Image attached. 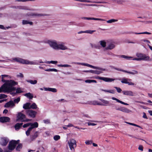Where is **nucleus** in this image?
<instances>
[{
	"instance_id": "f257e3e1",
	"label": "nucleus",
	"mask_w": 152,
	"mask_h": 152,
	"mask_svg": "<svg viewBox=\"0 0 152 152\" xmlns=\"http://www.w3.org/2000/svg\"><path fill=\"white\" fill-rule=\"evenodd\" d=\"M2 77L1 81L4 83L2 86H4L3 88L4 89L5 91H6L7 92L12 91L14 90L15 88L14 86L17 85L18 83L13 80H6L4 78H11V76L7 75H1Z\"/></svg>"
},
{
	"instance_id": "f03ea898",
	"label": "nucleus",
	"mask_w": 152,
	"mask_h": 152,
	"mask_svg": "<svg viewBox=\"0 0 152 152\" xmlns=\"http://www.w3.org/2000/svg\"><path fill=\"white\" fill-rule=\"evenodd\" d=\"M44 42L48 44L50 46L55 50H68L69 49L65 45V43L62 42H59L58 44L55 40L48 39L45 40Z\"/></svg>"
},
{
	"instance_id": "7ed1b4c3",
	"label": "nucleus",
	"mask_w": 152,
	"mask_h": 152,
	"mask_svg": "<svg viewBox=\"0 0 152 152\" xmlns=\"http://www.w3.org/2000/svg\"><path fill=\"white\" fill-rule=\"evenodd\" d=\"M136 56L137 57L131 58H133L132 57L127 56L124 55H118L117 56L119 58H122L127 60H136L137 61H140L143 60L145 61H152V58H150V57L147 55L144 54L137 53L136 54Z\"/></svg>"
},
{
	"instance_id": "20e7f679",
	"label": "nucleus",
	"mask_w": 152,
	"mask_h": 152,
	"mask_svg": "<svg viewBox=\"0 0 152 152\" xmlns=\"http://www.w3.org/2000/svg\"><path fill=\"white\" fill-rule=\"evenodd\" d=\"M12 61H16L20 63L30 65H38V63H45L44 62L38 61L34 60L33 61H30L27 59H25L19 57H15L13 58L11 60Z\"/></svg>"
},
{
	"instance_id": "39448f33",
	"label": "nucleus",
	"mask_w": 152,
	"mask_h": 152,
	"mask_svg": "<svg viewBox=\"0 0 152 152\" xmlns=\"http://www.w3.org/2000/svg\"><path fill=\"white\" fill-rule=\"evenodd\" d=\"M19 140H12L9 143L8 146V149L9 150L12 151L15 148V146L19 143Z\"/></svg>"
},
{
	"instance_id": "423d86ee",
	"label": "nucleus",
	"mask_w": 152,
	"mask_h": 152,
	"mask_svg": "<svg viewBox=\"0 0 152 152\" xmlns=\"http://www.w3.org/2000/svg\"><path fill=\"white\" fill-rule=\"evenodd\" d=\"M76 141L74 139H71L68 142V143L70 149L74 150L75 148L76 147Z\"/></svg>"
},
{
	"instance_id": "0eeeda50",
	"label": "nucleus",
	"mask_w": 152,
	"mask_h": 152,
	"mask_svg": "<svg viewBox=\"0 0 152 152\" xmlns=\"http://www.w3.org/2000/svg\"><path fill=\"white\" fill-rule=\"evenodd\" d=\"M38 126V124L37 122H35L34 123V125H31L28 129L27 130L26 132V134L27 136H28L30 135L31 132L34 129L37 128Z\"/></svg>"
},
{
	"instance_id": "6e6552de",
	"label": "nucleus",
	"mask_w": 152,
	"mask_h": 152,
	"mask_svg": "<svg viewBox=\"0 0 152 152\" xmlns=\"http://www.w3.org/2000/svg\"><path fill=\"white\" fill-rule=\"evenodd\" d=\"M17 118L18 121L28 122L31 121L30 119H26L25 115L21 113H18Z\"/></svg>"
},
{
	"instance_id": "1a4fd4ad",
	"label": "nucleus",
	"mask_w": 152,
	"mask_h": 152,
	"mask_svg": "<svg viewBox=\"0 0 152 152\" xmlns=\"http://www.w3.org/2000/svg\"><path fill=\"white\" fill-rule=\"evenodd\" d=\"M95 68H92L94 69H96L98 70H91V73L95 74L97 75H99L101 73H102L103 71H105V69L99 67L93 66Z\"/></svg>"
},
{
	"instance_id": "9d476101",
	"label": "nucleus",
	"mask_w": 152,
	"mask_h": 152,
	"mask_svg": "<svg viewBox=\"0 0 152 152\" xmlns=\"http://www.w3.org/2000/svg\"><path fill=\"white\" fill-rule=\"evenodd\" d=\"M9 141V139L7 137H2L0 138V144L2 146H6Z\"/></svg>"
},
{
	"instance_id": "9b49d317",
	"label": "nucleus",
	"mask_w": 152,
	"mask_h": 152,
	"mask_svg": "<svg viewBox=\"0 0 152 152\" xmlns=\"http://www.w3.org/2000/svg\"><path fill=\"white\" fill-rule=\"evenodd\" d=\"M95 78L97 79L102 80L106 82H111L115 80L114 79L99 76L96 77Z\"/></svg>"
},
{
	"instance_id": "f8f14e48",
	"label": "nucleus",
	"mask_w": 152,
	"mask_h": 152,
	"mask_svg": "<svg viewBox=\"0 0 152 152\" xmlns=\"http://www.w3.org/2000/svg\"><path fill=\"white\" fill-rule=\"evenodd\" d=\"M26 114L30 117L34 118L35 117L37 112L31 110H28L26 111Z\"/></svg>"
},
{
	"instance_id": "ddd939ff",
	"label": "nucleus",
	"mask_w": 152,
	"mask_h": 152,
	"mask_svg": "<svg viewBox=\"0 0 152 152\" xmlns=\"http://www.w3.org/2000/svg\"><path fill=\"white\" fill-rule=\"evenodd\" d=\"M115 47V43L113 42H110L105 47V50H111L113 49Z\"/></svg>"
},
{
	"instance_id": "4468645a",
	"label": "nucleus",
	"mask_w": 152,
	"mask_h": 152,
	"mask_svg": "<svg viewBox=\"0 0 152 152\" xmlns=\"http://www.w3.org/2000/svg\"><path fill=\"white\" fill-rule=\"evenodd\" d=\"M15 106V103L13 101H10L6 103L4 105V107L6 108H13Z\"/></svg>"
},
{
	"instance_id": "2eb2a0df",
	"label": "nucleus",
	"mask_w": 152,
	"mask_h": 152,
	"mask_svg": "<svg viewBox=\"0 0 152 152\" xmlns=\"http://www.w3.org/2000/svg\"><path fill=\"white\" fill-rule=\"evenodd\" d=\"M72 64H77L79 65H81L84 66H87L89 67H90L91 68H95V67L91 65L90 64H88L87 63H81V62H73L72 63Z\"/></svg>"
},
{
	"instance_id": "dca6fc26",
	"label": "nucleus",
	"mask_w": 152,
	"mask_h": 152,
	"mask_svg": "<svg viewBox=\"0 0 152 152\" xmlns=\"http://www.w3.org/2000/svg\"><path fill=\"white\" fill-rule=\"evenodd\" d=\"M39 134V132L38 131H36L33 134H31L30 137L31 141L35 140L38 137Z\"/></svg>"
},
{
	"instance_id": "f3484780",
	"label": "nucleus",
	"mask_w": 152,
	"mask_h": 152,
	"mask_svg": "<svg viewBox=\"0 0 152 152\" xmlns=\"http://www.w3.org/2000/svg\"><path fill=\"white\" fill-rule=\"evenodd\" d=\"M124 95L131 96H134V93L131 91H122Z\"/></svg>"
},
{
	"instance_id": "a211bd4d",
	"label": "nucleus",
	"mask_w": 152,
	"mask_h": 152,
	"mask_svg": "<svg viewBox=\"0 0 152 152\" xmlns=\"http://www.w3.org/2000/svg\"><path fill=\"white\" fill-rule=\"evenodd\" d=\"M81 19L83 20H98L101 21H104V20L98 18H89L86 17H83L81 18Z\"/></svg>"
},
{
	"instance_id": "6ab92c4d",
	"label": "nucleus",
	"mask_w": 152,
	"mask_h": 152,
	"mask_svg": "<svg viewBox=\"0 0 152 152\" xmlns=\"http://www.w3.org/2000/svg\"><path fill=\"white\" fill-rule=\"evenodd\" d=\"M10 120V118L8 117H3L0 118V121L2 123L9 122Z\"/></svg>"
},
{
	"instance_id": "aec40b11",
	"label": "nucleus",
	"mask_w": 152,
	"mask_h": 152,
	"mask_svg": "<svg viewBox=\"0 0 152 152\" xmlns=\"http://www.w3.org/2000/svg\"><path fill=\"white\" fill-rule=\"evenodd\" d=\"M100 100L102 102H101L100 105L107 106L109 104V102L108 101L104 99H100Z\"/></svg>"
},
{
	"instance_id": "412c9836",
	"label": "nucleus",
	"mask_w": 152,
	"mask_h": 152,
	"mask_svg": "<svg viewBox=\"0 0 152 152\" xmlns=\"http://www.w3.org/2000/svg\"><path fill=\"white\" fill-rule=\"evenodd\" d=\"M99 43L101 46L103 48H105L107 46V42L105 40H103L100 41L99 42Z\"/></svg>"
},
{
	"instance_id": "4be33fe9",
	"label": "nucleus",
	"mask_w": 152,
	"mask_h": 152,
	"mask_svg": "<svg viewBox=\"0 0 152 152\" xmlns=\"http://www.w3.org/2000/svg\"><path fill=\"white\" fill-rule=\"evenodd\" d=\"M43 89L45 91H50L53 92H56L57 91V90L55 88L44 87Z\"/></svg>"
},
{
	"instance_id": "5701e85b",
	"label": "nucleus",
	"mask_w": 152,
	"mask_h": 152,
	"mask_svg": "<svg viewBox=\"0 0 152 152\" xmlns=\"http://www.w3.org/2000/svg\"><path fill=\"white\" fill-rule=\"evenodd\" d=\"M111 99L113 100H115L117 101V102L120 103L122 104L126 105H129V104L127 103H125L122 101H121L119 100L118 99L116 98H115L114 97H112L111 98Z\"/></svg>"
},
{
	"instance_id": "b1692460",
	"label": "nucleus",
	"mask_w": 152,
	"mask_h": 152,
	"mask_svg": "<svg viewBox=\"0 0 152 152\" xmlns=\"http://www.w3.org/2000/svg\"><path fill=\"white\" fill-rule=\"evenodd\" d=\"M121 111L126 113H129L132 112L131 110L124 107H121Z\"/></svg>"
},
{
	"instance_id": "393cba45",
	"label": "nucleus",
	"mask_w": 152,
	"mask_h": 152,
	"mask_svg": "<svg viewBox=\"0 0 152 152\" xmlns=\"http://www.w3.org/2000/svg\"><path fill=\"white\" fill-rule=\"evenodd\" d=\"M90 45L93 48H94L97 49H100L101 48V46L97 44L90 43Z\"/></svg>"
},
{
	"instance_id": "a878e982",
	"label": "nucleus",
	"mask_w": 152,
	"mask_h": 152,
	"mask_svg": "<svg viewBox=\"0 0 152 152\" xmlns=\"http://www.w3.org/2000/svg\"><path fill=\"white\" fill-rule=\"evenodd\" d=\"M15 90L12 91H14L15 90H16V92L15 93V94L21 93L23 92V90H22V89L20 88H18L16 89V88L15 87ZM11 92V91H10V92ZM11 92H12V91Z\"/></svg>"
},
{
	"instance_id": "bb28decb",
	"label": "nucleus",
	"mask_w": 152,
	"mask_h": 152,
	"mask_svg": "<svg viewBox=\"0 0 152 152\" xmlns=\"http://www.w3.org/2000/svg\"><path fill=\"white\" fill-rule=\"evenodd\" d=\"M124 72L127 73H128L133 75H135L136 74H138V72L136 70H132V71H124Z\"/></svg>"
},
{
	"instance_id": "cd10ccee",
	"label": "nucleus",
	"mask_w": 152,
	"mask_h": 152,
	"mask_svg": "<svg viewBox=\"0 0 152 152\" xmlns=\"http://www.w3.org/2000/svg\"><path fill=\"white\" fill-rule=\"evenodd\" d=\"M23 125V123H17L16 124L15 126V129L16 130H18Z\"/></svg>"
},
{
	"instance_id": "c85d7f7f",
	"label": "nucleus",
	"mask_w": 152,
	"mask_h": 152,
	"mask_svg": "<svg viewBox=\"0 0 152 152\" xmlns=\"http://www.w3.org/2000/svg\"><path fill=\"white\" fill-rule=\"evenodd\" d=\"M23 108L25 109H29L30 108V103H26L23 105Z\"/></svg>"
},
{
	"instance_id": "c756f323",
	"label": "nucleus",
	"mask_w": 152,
	"mask_h": 152,
	"mask_svg": "<svg viewBox=\"0 0 152 152\" xmlns=\"http://www.w3.org/2000/svg\"><path fill=\"white\" fill-rule=\"evenodd\" d=\"M84 5L86 6H96V7H98V6H103V5H98L97 4H83Z\"/></svg>"
},
{
	"instance_id": "7c9ffc66",
	"label": "nucleus",
	"mask_w": 152,
	"mask_h": 152,
	"mask_svg": "<svg viewBox=\"0 0 152 152\" xmlns=\"http://www.w3.org/2000/svg\"><path fill=\"white\" fill-rule=\"evenodd\" d=\"M100 90L102 91H104L106 92H108L112 94H114L115 93L114 90H106L103 89H101Z\"/></svg>"
},
{
	"instance_id": "2f4dec72",
	"label": "nucleus",
	"mask_w": 152,
	"mask_h": 152,
	"mask_svg": "<svg viewBox=\"0 0 152 152\" xmlns=\"http://www.w3.org/2000/svg\"><path fill=\"white\" fill-rule=\"evenodd\" d=\"M130 34H151V33L150 32H140V33H136V32H131Z\"/></svg>"
},
{
	"instance_id": "473e14b6",
	"label": "nucleus",
	"mask_w": 152,
	"mask_h": 152,
	"mask_svg": "<svg viewBox=\"0 0 152 152\" xmlns=\"http://www.w3.org/2000/svg\"><path fill=\"white\" fill-rule=\"evenodd\" d=\"M24 96H26L30 99H32L33 97L32 94L30 93L25 94Z\"/></svg>"
},
{
	"instance_id": "72a5a7b5",
	"label": "nucleus",
	"mask_w": 152,
	"mask_h": 152,
	"mask_svg": "<svg viewBox=\"0 0 152 152\" xmlns=\"http://www.w3.org/2000/svg\"><path fill=\"white\" fill-rule=\"evenodd\" d=\"M27 82L28 83H30L31 84H36L37 82V81L36 80H27Z\"/></svg>"
},
{
	"instance_id": "f704fd0d",
	"label": "nucleus",
	"mask_w": 152,
	"mask_h": 152,
	"mask_svg": "<svg viewBox=\"0 0 152 152\" xmlns=\"http://www.w3.org/2000/svg\"><path fill=\"white\" fill-rule=\"evenodd\" d=\"M91 122H98V121H90L88 122L87 123H86V124H88V125L89 126H95V125H96V124L92 123Z\"/></svg>"
},
{
	"instance_id": "c9c22d12",
	"label": "nucleus",
	"mask_w": 152,
	"mask_h": 152,
	"mask_svg": "<svg viewBox=\"0 0 152 152\" xmlns=\"http://www.w3.org/2000/svg\"><path fill=\"white\" fill-rule=\"evenodd\" d=\"M22 23L23 25L29 24L31 25H32L33 24V23L32 22L26 20H23L22 21Z\"/></svg>"
},
{
	"instance_id": "e433bc0d",
	"label": "nucleus",
	"mask_w": 152,
	"mask_h": 152,
	"mask_svg": "<svg viewBox=\"0 0 152 152\" xmlns=\"http://www.w3.org/2000/svg\"><path fill=\"white\" fill-rule=\"evenodd\" d=\"M34 125V123H28L24 124L23 125V128H26L29 126H31V125Z\"/></svg>"
},
{
	"instance_id": "4c0bfd02",
	"label": "nucleus",
	"mask_w": 152,
	"mask_h": 152,
	"mask_svg": "<svg viewBox=\"0 0 152 152\" xmlns=\"http://www.w3.org/2000/svg\"><path fill=\"white\" fill-rule=\"evenodd\" d=\"M117 20L113 19L109 20H107L106 22L108 23H111L115 22H117Z\"/></svg>"
},
{
	"instance_id": "58836bf2",
	"label": "nucleus",
	"mask_w": 152,
	"mask_h": 152,
	"mask_svg": "<svg viewBox=\"0 0 152 152\" xmlns=\"http://www.w3.org/2000/svg\"><path fill=\"white\" fill-rule=\"evenodd\" d=\"M92 142L93 141L91 140H87L85 141V143L86 145H89L92 144Z\"/></svg>"
},
{
	"instance_id": "ea45409f",
	"label": "nucleus",
	"mask_w": 152,
	"mask_h": 152,
	"mask_svg": "<svg viewBox=\"0 0 152 152\" xmlns=\"http://www.w3.org/2000/svg\"><path fill=\"white\" fill-rule=\"evenodd\" d=\"M45 71L47 72H57L58 71V70L56 69H45Z\"/></svg>"
},
{
	"instance_id": "a19ab883",
	"label": "nucleus",
	"mask_w": 152,
	"mask_h": 152,
	"mask_svg": "<svg viewBox=\"0 0 152 152\" xmlns=\"http://www.w3.org/2000/svg\"><path fill=\"white\" fill-rule=\"evenodd\" d=\"M85 82L86 83H96V81L95 80H85Z\"/></svg>"
},
{
	"instance_id": "79ce46f5",
	"label": "nucleus",
	"mask_w": 152,
	"mask_h": 152,
	"mask_svg": "<svg viewBox=\"0 0 152 152\" xmlns=\"http://www.w3.org/2000/svg\"><path fill=\"white\" fill-rule=\"evenodd\" d=\"M37 108V105L34 103H33L31 105H30V108L33 109H36Z\"/></svg>"
},
{
	"instance_id": "37998d69",
	"label": "nucleus",
	"mask_w": 152,
	"mask_h": 152,
	"mask_svg": "<svg viewBox=\"0 0 152 152\" xmlns=\"http://www.w3.org/2000/svg\"><path fill=\"white\" fill-rule=\"evenodd\" d=\"M131 80L130 79H127L126 78H123L122 80L121 81V82L123 83H126L127 84V81L128 80L131 81Z\"/></svg>"
},
{
	"instance_id": "c03bdc74",
	"label": "nucleus",
	"mask_w": 152,
	"mask_h": 152,
	"mask_svg": "<svg viewBox=\"0 0 152 152\" xmlns=\"http://www.w3.org/2000/svg\"><path fill=\"white\" fill-rule=\"evenodd\" d=\"M58 66L60 67H71V66L67 64H59Z\"/></svg>"
},
{
	"instance_id": "a18cd8bd",
	"label": "nucleus",
	"mask_w": 152,
	"mask_h": 152,
	"mask_svg": "<svg viewBox=\"0 0 152 152\" xmlns=\"http://www.w3.org/2000/svg\"><path fill=\"white\" fill-rule=\"evenodd\" d=\"M126 123L129 124V125H132V126H136L137 127H138L140 128L141 129H142V127H141L140 126H139V125H137L136 124H133V123H129V122H126Z\"/></svg>"
},
{
	"instance_id": "49530a36",
	"label": "nucleus",
	"mask_w": 152,
	"mask_h": 152,
	"mask_svg": "<svg viewBox=\"0 0 152 152\" xmlns=\"http://www.w3.org/2000/svg\"><path fill=\"white\" fill-rule=\"evenodd\" d=\"M141 41L145 42V43L148 46V45H150L149 44L151 43L150 41L147 39H142L141 40Z\"/></svg>"
},
{
	"instance_id": "de8ad7c7",
	"label": "nucleus",
	"mask_w": 152,
	"mask_h": 152,
	"mask_svg": "<svg viewBox=\"0 0 152 152\" xmlns=\"http://www.w3.org/2000/svg\"><path fill=\"white\" fill-rule=\"evenodd\" d=\"M22 145L21 144H19L18 145L16 148V150L18 151H20L22 148Z\"/></svg>"
},
{
	"instance_id": "09e8293b",
	"label": "nucleus",
	"mask_w": 152,
	"mask_h": 152,
	"mask_svg": "<svg viewBox=\"0 0 152 152\" xmlns=\"http://www.w3.org/2000/svg\"><path fill=\"white\" fill-rule=\"evenodd\" d=\"M53 139L55 141H57L60 138V137L58 135H56L53 137Z\"/></svg>"
},
{
	"instance_id": "8fccbe9b",
	"label": "nucleus",
	"mask_w": 152,
	"mask_h": 152,
	"mask_svg": "<svg viewBox=\"0 0 152 152\" xmlns=\"http://www.w3.org/2000/svg\"><path fill=\"white\" fill-rule=\"evenodd\" d=\"M92 104L94 105H100L101 102H99L97 101H94L92 102Z\"/></svg>"
},
{
	"instance_id": "3c124183",
	"label": "nucleus",
	"mask_w": 152,
	"mask_h": 152,
	"mask_svg": "<svg viewBox=\"0 0 152 152\" xmlns=\"http://www.w3.org/2000/svg\"><path fill=\"white\" fill-rule=\"evenodd\" d=\"M95 30H87L85 31V33H88L90 34H92L93 32H95Z\"/></svg>"
},
{
	"instance_id": "603ef678",
	"label": "nucleus",
	"mask_w": 152,
	"mask_h": 152,
	"mask_svg": "<svg viewBox=\"0 0 152 152\" xmlns=\"http://www.w3.org/2000/svg\"><path fill=\"white\" fill-rule=\"evenodd\" d=\"M114 1L115 3L120 4H122L123 2V1L122 0H114Z\"/></svg>"
},
{
	"instance_id": "864d4df0",
	"label": "nucleus",
	"mask_w": 152,
	"mask_h": 152,
	"mask_svg": "<svg viewBox=\"0 0 152 152\" xmlns=\"http://www.w3.org/2000/svg\"><path fill=\"white\" fill-rule=\"evenodd\" d=\"M114 88L116 89L118 93H120L122 91L121 89L119 87H114Z\"/></svg>"
},
{
	"instance_id": "5fc2aeb1",
	"label": "nucleus",
	"mask_w": 152,
	"mask_h": 152,
	"mask_svg": "<svg viewBox=\"0 0 152 152\" xmlns=\"http://www.w3.org/2000/svg\"><path fill=\"white\" fill-rule=\"evenodd\" d=\"M44 123L46 124H49L50 123V121L49 119L44 120L43 121Z\"/></svg>"
},
{
	"instance_id": "6e6d98bb",
	"label": "nucleus",
	"mask_w": 152,
	"mask_h": 152,
	"mask_svg": "<svg viewBox=\"0 0 152 152\" xmlns=\"http://www.w3.org/2000/svg\"><path fill=\"white\" fill-rule=\"evenodd\" d=\"M4 86H1L0 88V93L3 92H7L6 91H5L4 89L3 88Z\"/></svg>"
},
{
	"instance_id": "4d7b16f0",
	"label": "nucleus",
	"mask_w": 152,
	"mask_h": 152,
	"mask_svg": "<svg viewBox=\"0 0 152 152\" xmlns=\"http://www.w3.org/2000/svg\"><path fill=\"white\" fill-rule=\"evenodd\" d=\"M7 97V95L4 94H0V99L5 98Z\"/></svg>"
},
{
	"instance_id": "13d9d810",
	"label": "nucleus",
	"mask_w": 152,
	"mask_h": 152,
	"mask_svg": "<svg viewBox=\"0 0 152 152\" xmlns=\"http://www.w3.org/2000/svg\"><path fill=\"white\" fill-rule=\"evenodd\" d=\"M20 101V98L19 97H18L16 99H15L14 100V103H18Z\"/></svg>"
},
{
	"instance_id": "bf43d9fd",
	"label": "nucleus",
	"mask_w": 152,
	"mask_h": 152,
	"mask_svg": "<svg viewBox=\"0 0 152 152\" xmlns=\"http://www.w3.org/2000/svg\"><path fill=\"white\" fill-rule=\"evenodd\" d=\"M138 149L139 150H140L141 151H143V147L142 145H140L139 146Z\"/></svg>"
},
{
	"instance_id": "052dcab7",
	"label": "nucleus",
	"mask_w": 152,
	"mask_h": 152,
	"mask_svg": "<svg viewBox=\"0 0 152 152\" xmlns=\"http://www.w3.org/2000/svg\"><path fill=\"white\" fill-rule=\"evenodd\" d=\"M18 77H20L21 78H23V75L22 73H19L17 75Z\"/></svg>"
},
{
	"instance_id": "680f3d73",
	"label": "nucleus",
	"mask_w": 152,
	"mask_h": 152,
	"mask_svg": "<svg viewBox=\"0 0 152 152\" xmlns=\"http://www.w3.org/2000/svg\"><path fill=\"white\" fill-rule=\"evenodd\" d=\"M127 84H128L129 85H134V83L129 80L128 81Z\"/></svg>"
},
{
	"instance_id": "e2e57ef3",
	"label": "nucleus",
	"mask_w": 152,
	"mask_h": 152,
	"mask_svg": "<svg viewBox=\"0 0 152 152\" xmlns=\"http://www.w3.org/2000/svg\"><path fill=\"white\" fill-rule=\"evenodd\" d=\"M37 14H35L32 13H30V14H28V16H37Z\"/></svg>"
},
{
	"instance_id": "0e129e2a",
	"label": "nucleus",
	"mask_w": 152,
	"mask_h": 152,
	"mask_svg": "<svg viewBox=\"0 0 152 152\" xmlns=\"http://www.w3.org/2000/svg\"><path fill=\"white\" fill-rule=\"evenodd\" d=\"M142 117L144 118L147 119L148 118L146 115V114L145 113H143V115Z\"/></svg>"
},
{
	"instance_id": "69168bd1",
	"label": "nucleus",
	"mask_w": 152,
	"mask_h": 152,
	"mask_svg": "<svg viewBox=\"0 0 152 152\" xmlns=\"http://www.w3.org/2000/svg\"><path fill=\"white\" fill-rule=\"evenodd\" d=\"M58 62L56 61H51V63L54 64H56Z\"/></svg>"
},
{
	"instance_id": "338daca9",
	"label": "nucleus",
	"mask_w": 152,
	"mask_h": 152,
	"mask_svg": "<svg viewBox=\"0 0 152 152\" xmlns=\"http://www.w3.org/2000/svg\"><path fill=\"white\" fill-rule=\"evenodd\" d=\"M66 126L68 127H71L73 126V125L71 124H69L67 125Z\"/></svg>"
},
{
	"instance_id": "774afa93",
	"label": "nucleus",
	"mask_w": 152,
	"mask_h": 152,
	"mask_svg": "<svg viewBox=\"0 0 152 152\" xmlns=\"http://www.w3.org/2000/svg\"><path fill=\"white\" fill-rule=\"evenodd\" d=\"M121 107H115V110H119L121 111Z\"/></svg>"
}]
</instances>
